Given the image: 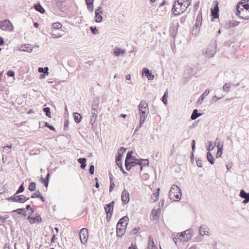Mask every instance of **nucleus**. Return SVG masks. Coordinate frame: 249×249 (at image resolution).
<instances>
[{
    "instance_id": "6e6552de",
    "label": "nucleus",
    "mask_w": 249,
    "mask_h": 249,
    "mask_svg": "<svg viewBox=\"0 0 249 249\" xmlns=\"http://www.w3.org/2000/svg\"><path fill=\"white\" fill-rule=\"evenodd\" d=\"M114 202L113 201L110 202L109 203L106 204L105 207V212L107 215V219H108V217L109 216V218H110V217L112 216V212H113V208H114Z\"/></svg>"
},
{
    "instance_id": "c85d7f7f",
    "label": "nucleus",
    "mask_w": 249,
    "mask_h": 249,
    "mask_svg": "<svg viewBox=\"0 0 249 249\" xmlns=\"http://www.w3.org/2000/svg\"><path fill=\"white\" fill-rule=\"evenodd\" d=\"M62 27V24L59 22H56L53 23L52 24L51 30H59V29H60Z\"/></svg>"
},
{
    "instance_id": "0eeeda50",
    "label": "nucleus",
    "mask_w": 249,
    "mask_h": 249,
    "mask_svg": "<svg viewBox=\"0 0 249 249\" xmlns=\"http://www.w3.org/2000/svg\"><path fill=\"white\" fill-rule=\"evenodd\" d=\"M88 231L86 228L82 229L79 232V237L81 242L85 244L88 238Z\"/></svg>"
},
{
    "instance_id": "a18cd8bd",
    "label": "nucleus",
    "mask_w": 249,
    "mask_h": 249,
    "mask_svg": "<svg viewBox=\"0 0 249 249\" xmlns=\"http://www.w3.org/2000/svg\"><path fill=\"white\" fill-rule=\"evenodd\" d=\"M28 189L31 192L35 191L36 189V183L35 182H31L29 184Z\"/></svg>"
},
{
    "instance_id": "0e129e2a",
    "label": "nucleus",
    "mask_w": 249,
    "mask_h": 249,
    "mask_svg": "<svg viewBox=\"0 0 249 249\" xmlns=\"http://www.w3.org/2000/svg\"><path fill=\"white\" fill-rule=\"evenodd\" d=\"M41 194V193H40L39 191L38 190L37 191H36V193H33L32 194V195L31 196V198H34L35 197H39V196H40V195Z\"/></svg>"
},
{
    "instance_id": "052dcab7",
    "label": "nucleus",
    "mask_w": 249,
    "mask_h": 249,
    "mask_svg": "<svg viewBox=\"0 0 249 249\" xmlns=\"http://www.w3.org/2000/svg\"><path fill=\"white\" fill-rule=\"evenodd\" d=\"M90 30L93 35H96L99 33L97 28L95 26H91L90 27Z\"/></svg>"
},
{
    "instance_id": "5701e85b",
    "label": "nucleus",
    "mask_w": 249,
    "mask_h": 249,
    "mask_svg": "<svg viewBox=\"0 0 249 249\" xmlns=\"http://www.w3.org/2000/svg\"><path fill=\"white\" fill-rule=\"evenodd\" d=\"M33 7L36 11L39 12L41 14H44L45 12V9L39 3L35 4Z\"/></svg>"
},
{
    "instance_id": "49530a36",
    "label": "nucleus",
    "mask_w": 249,
    "mask_h": 249,
    "mask_svg": "<svg viewBox=\"0 0 249 249\" xmlns=\"http://www.w3.org/2000/svg\"><path fill=\"white\" fill-rule=\"evenodd\" d=\"M123 156V153H121V152H118V153L116 156V159H115L116 163H119V162H122L121 159H122Z\"/></svg>"
},
{
    "instance_id": "bb28decb",
    "label": "nucleus",
    "mask_w": 249,
    "mask_h": 249,
    "mask_svg": "<svg viewBox=\"0 0 249 249\" xmlns=\"http://www.w3.org/2000/svg\"><path fill=\"white\" fill-rule=\"evenodd\" d=\"M138 165L141 166V170H142L143 166L148 165L149 161L147 159H141L140 161H138Z\"/></svg>"
},
{
    "instance_id": "603ef678",
    "label": "nucleus",
    "mask_w": 249,
    "mask_h": 249,
    "mask_svg": "<svg viewBox=\"0 0 249 249\" xmlns=\"http://www.w3.org/2000/svg\"><path fill=\"white\" fill-rule=\"evenodd\" d=\"M24 191V183H23L18 188L16 192V195H18L23 192Z\"/></svg>"
},
{
    "instance_id": "ea45409f",
    "label": "nucleus",
    "mask_w": 249,
    "mask_h": 249,
    "mask_svg": "<svg viewBox=\"0 0 249 249\" xmlns=\"http://www.w3.org/2000/svg\"><path fill=\"white\" fill-rule=\"evenodd\" d=\"M207 159L209 162L211 164H213L214 162L213 157L211 152H208L207 153Z\"/></svg>"
},
{
    "instance_id": "5fc2aeb1",
    "label": "nucleus",
    "mask_w": 249,
    "mask_h": 249,
    "mask_svg": "<svg viewBox=\"0 0 249 249\" xmlns=\"http://www.w3.org/2000/svg\"><path fill=\"white\" fill-rule=\"evenodd\" d=\"M160 209H158V210H153L152 212H151V214H152V216H157L159 215V214L160 213Z\"/></svg>"
},
{
    "instance_id": "58836bf2",
    "label": "nucleus",
    "mask_w": 249,
    "mask_h": 249,
    "mask_svg": "<svg viewBox=\"0 0 249 249\" xmlns=\"http://www.w3.org/2000/svg\"><path fill=\"white\" fill-rule=\"evenodd\" d=\"M133 154V151H129L127 153L125 161H130V160H131L135 157L132 156Z\"/></svg>"
},
{
    "instance_id": "f3484780",
    "label": "nucleus",
    "mask_w": 249,
    "mask_h": 249,
    "mask_svg": "<svg viewBox=\"0 0 249 249\" xmlns=\"http://www.w3.org/2000/svg\"><path fill=\"white\" fill-rule=\"evenodd\" d=\"M126 53V51L124 49H122L119 47H115L113 51L114 54L118 57L120 55H124Z\"/></svg>"
},
{
    "instance_id": "774afa93",
    "label": "nucleus",
    "mask_w": 249,
    "mask_h": 249,
    "mask_svg": "<svg viewBox=\"0 0 249 249\" xmlns=\"http://www.w3.org/2000/svg\"><path fill=\"white\" fill-rule=\"evenodd\" d=\"M222 97H217L216 95H214L213 99L211 100V104H213L214 102H216L217 100L220 99Z\"/></svg>"
},
{
    "instance_id": "39448f33",
    "label": "nucleus",
    "mask_w": 249,
    "mask_h": 249,
    "mask_svg": "<svg viewBox=\"0 0 249 249\" xmlns=\"http://www.w3.org/2000/svg\"><path fill=\"white\" fill-rule=\"evenodd\" d=\"M216 48H217V45H216V41L215 40L213 45L210 46L209 47L207 50H206V52H203V53H205L207 56H208L209 58L213 57L214 54H215L216 51Z\"/></svg>"
},
{
    "instance_id": "bf43d9fd",
    "label": "nucleus",
    "mask_w": 249,
    "mask_h": 249,
    "mask_svg": "<svg viewBox=\"0 0 249 249\" xmlns=\"http://www.w3.org/2000/svg\"><path fill=\"white\" fill-rule=\"evenodd\" d=\"M125 167L126 170L129 171L133 166H132L130 161H125Z\"/></svg>"
},
{
    "instance_id": "a878e982",
    "label": "nucleus",
    "mask_w": 249,
    "mask_h": 249,
    "mask_svg": "<svg viewBox=\"0 0 249 249\" xmlns=\"http://www.w3.org/2000/svg\"><path fill=\"white\" fill-rule=\"evenodd\" d=\"M240 22L237 21H234L232 22L231 21H229L228 24H226L225 28H230L231 27H234L239 25Z\"/></svg>"
},
{
    "instance_id": "ddd939ff",
    "label": "nucleus",
    "mask_w": 249,
    "mask_h": 249,
    "mask_svg": "<svg viewBox=\"0 0 249 249\" xmlns=\"http://www.w3.org/2000/svg\"><path fill=\"white\" fill-rule=\"evenodd\" d=\"M142 76L147 78H155L154 75L152 74L149 70L147 68H143L142 71Z\"/></svg>"
},
{
    "instance_id": "a19ab883",
    "label": "nucleus",
    "mask_w": 249,
    "mask_h": 249,
    "mask_svg": "<svg viewBox=\"0 0 249 249\" xmlns=\"http://www.w3.org/2000/svg\"><path fill=\"white\" fill-rule=\"evenodd\" d=\"M154 247H156V246L155 245L153 238L151 236H149V237L148 238V247H147V249L152 248Z\"/></svg>"
},
{
    "instance_id": "2f4dec72",
    "label": "nucleus",
    "mask_w": 249,
    "mask_h": 249,
    "mask_svg": "<svg viewBox=\"0 0 249 249\" xmlns=\"http://www.w3.org/2000/svg\"><path fill=\"white\" fill-rule=\"evenodd\" d=\"M99 102L98 100H94L92 103L91 111H95L97 112Z\"/></svg>"
},
{
    "instance_id": "2eb2a0df",
    "label": "nucleus",
    "mask_w": 249,
    "mask_h": 249,
    "mask_svg": "<svg viewBox=\"0 0 249 249\" xmlns=\"http://www.w3.org/2000/svg\"><path fill=\"white\" fill-rule=\"evenodd\" d=\"M181 192H179V193H177V194L169 193V197L170 200H172L173 201H179L181 198Z\"/></svg>"
},
{
    "instance_id": "f8f14e48",
    "label": "nucleus",
    "mask_w": 249,
    "mask_h": 249,
    "mask_svg": "<svg viewBox=\"0 0 249 249\" xmlns=\"http://www.w3.org/2000/svg\"><path fill=\"white\" fill-rule=\"evenodd\" d=\"M121 199L124 204H126L129 202V194L126 190L123 191L121 194Z\"/></svg>"
},
{
    "instance_id": "de8ad7c7",
    "label": "nucleus",
    "mask_w": 249,
    "mask_h": 249,
    "mask_svg": "<svg viewBox=\"0 0 249 249\" xmlns=\"http://www.w3.org/2000/svg\"><path fill=\"white\" fill-rule=\"evenodd\" d=\"M43 111L45 113L46 115L49 117H51V114L50 111V108L49 107H44L43 108Z\"/></svg>"
},
{
    "instance_id": "4be33fe9",
    "label": "nucleus",
    "mask_w": 249,
    "mask_h": 249,
    "mask_svg": "<svg viewBox=\"0 0 249 249\" xmlns=\"http://www.w3.org/2000/svg\"><path fill=\"white\" fill-rule=\"evenodd\" d=\"M85 2L88 9L92 12L94 9L93 2L92 0H85Z\"/></svg>"
},
{
    "instance_id": "f257e3e1",
    "label": "nucleus",
    "mask_w": 249,
    "mask_h": 249,
    "mask_svg": "<svg viewBox=\"0 0 249 249\" xmlns=\"http://www.w3.org/2000/svg\"><path fill=\"white\" fill-rule=\"evenodd\" d=\"M248 0H243L240 1V2L236 6V15L238 17H240L241 18H243L246 20L249 19V16H246L244 17V16H241L240 15L241 11H244V10L247 11V10L249 12V3L248 2Z\"/></svg>"
},
{
    "instance_id": "864d4df0",
    "label": "nucleus",
    "mask_w": 249,
    "mask_h": 249,
    "mask_svg": "<svg viewBox=\"0 0 249 249\" xmlns=\"http://www.w3.org/2000/svg\"><path fill=\"white\" fill-rule=\"evenodd\" d=\"M191 0H184V2H183L182 5L185 6L184 8L186 10H187V8L190 5Z\"/></svg>"
},
{
    "instance_id": "c756f323",
    "label": "nucleus",
    "mask_w": 249,
    "mask_h": 249,
    "mask_svg": "<svg viewBox=\"0 0 249 249\" xmlns=\"http://www.w3.org/2000/svg\"><path fill=\"white\" fill-rule=\"evenodd\" d=\"M178 239L182 242H186L188 239L186 238V236L184 232L179 233L178 234Z\"/></svg>"
},
{
    "instance_id": "f03ea898",
    "label": "nucleus",
    "mask_w": 249,
    "mask_h": 249,
    "mask_svg": "<svg viewBox=\"0 0 249 249\" xmlns=\"http://www.w3.org/2000/svg\"><path fill=\"white\" fill-rule=\"evenodd\" d=\"M184 0H177L175 1L172 8V11L174 16L180 15L185 12L186 10L185 6L182 5Z\"/></svg>"
},
{
    "instance_id": "c03bdc74",
    "label": "nucleus",
    "mask_w": 249,
    "mask_h": 249,
    "mask_svg": "<svg viewBox=\"0 0 249 249\" xmlns=\"http://www.w3.org/2000/svg\"><path fill=\"white\" fill-rule=\"evenodd\" d=\"M13 213H17L18 214H21L22 213V212L23 213V215L24 216H26V214L25 213V209L24 208H19L15 210H13L12 211Z\"/></svg>"
},
{
    "instance_id": "1a4fd4ad",
    "label": "nucleus",
    "mask_w": 249,
    "mask_h": 249,
    "mask_svg": "<svg viewBox=\"0 0 249 249\" xmlns=\"http://www.w3.org/2000/svg\"><path fill=\"white\" fill-rule=\"evenodd\" d=\"M0 29L3 31L8 30L11 31L13 30V26L11 22L8 19H5L4 21H2Z\"/></svg>"
},
{
    "instance_id": "cd10ccee",
    "label": "nucleus",
    "mask_w": 249,
    "mask_h": 249,
    "mask_svg": "<svg viewBox=\"0 0 249 249\" xmlns=\"http://www.w3.org/2000/svg\"><path fill=\"white\" fill-rule=\"evenodd\" d=\"M179 192H181L180 189L177 185H173L171 187L169 193L177 194V193H179Z\"/></svg>"
},
{
    "instance_id": "dca6fc26",
    "label": "nucleus",
    "mask_w": 249,
    "mask_h": 249,
    "mask_svg": "<svg viewBox=\"0 0 249 249\" xmlns=\"http://www.w3.org/2000/svg\"><path fill=\"white\" fill-rule=\"evenodd\" d=\"M127 225V223H126L124 226L123 227H116L117 230V235L118 236H122L125 232L126 227Z\"/></svg>"
},
{
    "instance_id": "8fccbe9b",
    "label": "nucleus",
    "mask_w": 249,
    "mask_h": 249,
    "mask_svg": "<svg viewBox=\"0 0 249 249\" xmlns=\"http://www.w3.org/2000/svg\"><path fill=\"white\" fill-rule=\"evenodd\" d=\"M231 87V84L226 83L223 87V90L226 92L229 91Z\"/></svg>"
},
{
    "instance_id": "09e8293b",
    "label": "nucleus",
    "mask_w": 249,
    "mask_h": 249,
    "mask_svg": "<svg viewBox=\"0 0 249 249\" xmlns=\"http://www.w3.org/2000/svg\"><path fill=\"white\" fill-rule=\"evenodd\" d=\"M141 159H138L136 157H134L130 162L132 166H134L136 165H138V161H140Z\"/></svg>"
},
{
    "instance_id": "3c124183",
    "label": "nucleus",
    "mask_w": 249,
    "mask_h": 249,
    "mask_svg": "<svg viewBox=\"0 0 249 249\" xmlns=\"http://www.w3.org/2000/svg\"><path fill=\"white\" fill-rule=\"evenodd\" d=\"M159 192H156V193H154L153 194V196H151V201H152L153 202H155L157 200H158V199L159 198Z\"/></svg>"
},
{
    "instance_id": "a211bd4d",
    "label": "nucleus",
    "mask_w": 249,
    "mask_h": 249,
    "mask_svg": "<svg viewBox=\"0 0 249 249\" xmlns=\"http://www.w3.org/2000/svg\"><path fill=\"white\" fill-rule=\"evenodd\" d=\"M179 27V24L177 23V26L175 27L174 26H171L170 28V34L171 36H172L173 37H175L178 31V28Z\"/></svg>"
},
{
    "instance_id": "20e7f679",
    "label": "nucleus",
    "mask_w": 249,
    "mask_h": 249,
    "mask_svg": "<svg viewBox=\"0 0 249 249\" xmlns=\"http://www.w3.org/2000/svg\"><path fill=\"white\" fill-rule=\"evenodd\" d=\"M197 71V68L195 65L188 66L184 71L183 78H197L199 76Z\"/></svg>"
},
{
    "instance_id": "6ab92c4d",
    "label": "nucleus",
    "mask_w": 249,
    "mask_h": 249,
    "mask_svg": "<svg viewBox=\"0 0 249 249\" xmlns=\"http://www.w3.org/2000/svg\"><path fill=\"white\" fill-rule=\"evenodd\" d=\"M129 220V218L127 216H124L122 217L119 221H118L117 226V227H123L125 225H124V223L125 224L126 223H128V221Z\"/></svg>"
},
{
    "instance_id": "72a5a7b5",
    "label": "nucleus",
    "mask_w": 249,
    "mask_h": 249,
    "mask_svg": "<svg viewBox=\"0 0 249 249\" xmlns=\"http://www.w3.org/2000/svg\"><path fill=\"white\" fill-rule=\"evenodd\" d=\"M148 111L142 110L140 111V120H144L147 116Z\"/></svg>"
},
{
    "instance_id": "37998d69",
    "label": "nucleus",
    "mask_w": 249,
    "mask_h": 249,
    "mask_svg": "<svg viewBox=\"0 0 249 249\" xmlns=\"http://www.w3.org/2000/svg\"><path fill=\"white\" fill-rule=\"evenodd\" d=\"M168 89H167L162 97V101L165 105L167 104Z\"/></svg>"
},
{
    "instance_id": "4d7b16f0",
    "label": "nucleus",
    "mask_w": 249,
    "mask_h": 249,
    "mask_svg": "<svg viewBox=\"0 0 249 249\" xmlns=\"http://www.w3.org/2000/svg\"><path fill=\"white\" fill-rule=\"evenodd\" d=\"M218 141H219V139L218 138H216V140H215V142L217 143V149H218V150H219L220 151V150L222 151L223 150V144L222 143H221V142H217Z\"/></svg>"
},
{
    "instance_id": "c9c22d12",
    "label": "nucleus",
    "mask_w": 249,
    "mask_h": 249,
    "mask_svg": "<svg viewBox=\"0 0 249 249\" xmlns=\"http://www.w3.org/2000/svg\"><path fill=\"white\" fill-rule=\"evenodd\" d=\"M239 196L243 198L249 199V193H246L244 190H240Z\"/></svg>"
},
{
    "instance_id": "f704fd0d",
    "label": "nucleus",
    "mask_w": 249,
    "mask_h": 249,
    "mask_svg": "<svg viewBox=\"0 0 249 249\" xmlns=\"http://www.w3.org/2000/svg\"><path fill=\"white\" fill-rule=\"evenodd\" d=\"M210 93V91L209 89H207L205 91V92L200 96L198 100V103L200 104H201L203 100L204 99L205 96H207Z\"/></svg>"
},
{
    "instance_id": "e2e57ef3",
    "label": "nucleus",
    "mask_w": 249,
    "mask_h": 249,
    "mask_svg": "<svg viewBox=\"0 0 249 249\" xmlns=\"http://www.w3.org/2000/svg\"><path fill=\"white\" fill-rule=\"evenodd\" d=\"M45 127L49 128L51 130L55 131V128L53 126L50 124L48 122H45Z\"/></svg>"
},
{
    "instance_id": "6e6d98bb",
    "label": "nucleus",
    "mask_w": 249,
    "mask_h": 249,
    "mask_svg": "<svg viewBox=\"0 0 249 249\" xmlns=\"http://www.w3.org/2000/svg\"><path fill=\"white\" fill-rule=\"evenodd\" d=\"M184 233H185L186 238L188 239V241L189 240H190L192 237V235L191 234L190 231L189 230H188L185 231L184 232Z\"/></svg>"
},
{
    "instance_id": "9d476101",
    "label": "nucleus",
    "mask_w": 249,
    "mask_h": 249,
    "mask_svg": "<svg viewBox=\"0 0 249 249\" xmlns=\"http://www.w3.org/2000/svg\"><path fill=\"white\" fill-rule=\"evenodd\" d=\"M218 2L217 1H214L213 7L211 8V16L214 18H219V7Z\"/></svg>"
},
{
    "instance_id": "13d9d810",
    "label": "nucleus",
    "mask_w": 249,
    "mask_h": 249,
    "mask_svg": "<svg viewBox=\"0 0 249 249\" xmlns=\"http://www.w3.org/2000/svg\"><path fill=\"white\" fill-rule=\"evenodd\" d=\"M116 164L118 165L119 168H120V170L123 172L124 174H127L128 173L126 172L123 167V164L122 162H119V163H116Z\"/></svg>"
},
{
    "instance_id": "b1692460",
    "label": "nucleus",
    "mask_w": 249,
    "mask_h": 249,
    "mask_svg": "<svg viewBox=\"0 0 249 249\" xmlns=\"http://www.w3.org/2000/svg\"><path fill=\"white\" fill-rule=\"evenodd\" d=\"M78 162L81 164L80 167L82 169H84L86 166L87 160L85 158H80L77 160Z\"/></svg>"
},
{
    "instance_id": "aec40b11",
    "label": "nucleus",
    "mask_w": 249,
    "mask_h": 249,
    "mask_svg": "<svg viewBox=\"0 0 249 249\" xmlns=\"http://www.w3.org/2000/svg\"><path fill=\"white\" fill-rule=\"evenodd\" d=\"M138 107L139 111H148V105L145 101H141Z\"/></svg>"
},
{
    "instance_id": "412c9836",
    "label": "nucleus",
    "mask_w": 249,
    "mask_h": 249,
    "mask_svg": "<svg viewBox=\"0 0 249 249\" xmlns=\"http://www.w3.org/2000/svg\"><path fill=\"white\" fill-rule=\"evenodd\" d=\"M208 229V228L205 225H202L199 230V234L201 236H204V235H209V232L208 231H206Z\"/></svg>"
},
{
    "instance_id": "393cba45",
    "label": "nucleus",
    "mask_w": 249,
    "mask_h": 249,
    "mask_svg": "<svg viewBox=\"0 0 249 249\" xmlns=\"http://www.w3.org/2000/svg\"><path fill=\"white\" fill-rule=\"evenodd\" d=\"M202 113H198V111L196 109H195L193 110L192 114L191 116V119L192 120H196L199 116H201Z\"/></svg>"
},
{
    "instance_id": "423d86ee",
    "label": "nucleus",
    "mask_w": 249,
    "mask_h": 249,
    "mask_svg": "<svg viewBox=\"0 0 249 249\" xmlns=\"http://www.w3.org/2000/svg\"><path fill=\"white\" fill-rule=\"evenodd\" d=\"M25 196L23 195H17L16 194L12 196L6 198V199L8 201H11L14 202H18L20 203H23L25 202L24 200Z\"/></svg>"
},
{
    "instance_id": "473e14b6",
    "label": "nucleus",
    "mask_w": 249,
    "mask_h": 249,
    "mask_svg": "<svg viewBox=\"0 0 249 249\" xmlns=\"http://www.w3.org/2000/svg\"><path fill=\"white\" fill-rule=\"evenodd\" d=\"M73 118H74V120L75 122L76 123L79 124L81 121V119H82L81 115L77 112H74L73 114Z\"/></svg>"
},
{
    "instance_id": "4c0bfd02",
    "label": "nucleus",
    "mask_w": 249,
    "mask_h": 249,
    "mask_svg": "<svg viewBox=\"0 0 249 249\" xmlns=\"http://www.w3.org/2000/svg\"><path fill=\"white\" fill-rule=\"evenodd\" d=\"M92 116L90 118V123L92 124V125H93V124L95 122L97 116V113L95 112V111H91Z\"/></svg>"
},
{
    "instance_id": "4468645a",
    "label": "nucleus",
    "mask_w": 249,
    "mask_h": 249,
    "mask_svg": "<svg viewBox=\"0 0 249 249\" xmlns=\"http://www.w3.org/2000/svg\"><path fill=\"white\" fill-rule=\"evenodd\" d=\"M38 71L39 73H41L39 78H44L49 74V68L47 67L44 68L39 67Z\"/></svg>"
},
{
    "instance_id": "69168bd1",
    "label": "nucleus",
    "mask_w": 249,
    "mask_h": 249,
    "mask_svg": "<svg viewBox=\"0 0 249 249\" xmlns=\"http://www.w3.org/2000/svg\"><path fill=\"white\" fill-rule=\"evenodd\" d=\"M196 163L197 166L198 167H202V161L201 160L196 158Z\"/></svg>"
},
{
    "instance_id": "e433bc0d",
    "label": "nucleus",
    "mask_w": 249,
    "mask_h": 249,
    "mask_svg": "<svg viewBox=\"0 0 249 249\" xmlns=\"http://www.w3.org/2000/svg\"><path fill=\"white\" fill-rule=\"evenodd\" d=\"M32 220H30V222L31 223H34L36 222L40 223L42 222V218L40 216V215H38L35 217H33L32 218Z\"/></svg>"
},
{
    "instance_id": "338daca9",
    "label": "nucleus",
    "mask_w": 249,
    "mask_h": 249,
    "mask_svg": "<svg viewBox=\"0 0 249 249\" xmlns=\"http://www.w3.org/2000/svg\"><path fill=\"white\" fill-rule=\"evenodd\" d=\"M140 229V228H135L131 231L130 234L131 235H134L136 234V233L139 231Z\"/></svg>"
},
{
    "instance_id": "7ed1b4c3",
    "label": "nucleus",
    "mask_w": 249,
    "mask_h": 249,
    "mask_svg": "<svg viewBox=\"0 0 249 249\" xmlns=\"http://www.w3.org/2000/svg\"><path fill=\"white\" fill-rule=\"evenodd\" d=\"M202 15L201 12H200L196 17V23L193 27L192 31V35L195 36H197L199 35L200 32V29L202 25Z\"/></svg>"
},
{
    "instance_id": "680f3d73",
    "label": "nucleus",
    "mask_w": 249,
    "mask_h": 249,
    "mask_svg": "<svg viewBox=\"0 0 249 249\" xmlns=\"http://www.w3.org/2000/svg\"><path fill=\"white\" fill-rule=\"evenodd\" d=\"M8 77H14L15 76V72L12 70L8 71L5 73Z\"/></svg>"
},
{
    "instance_id": "79ce46f5",
    "label": "nucleus",
    "mask_w": 249,
    "mask_h": 249,
    "mask_svg": "<svg viewBox=\"0 0 249 249\" xmlns=\"http://www.w3.org/2000/svg\"><path fill=\"white\" fill-rule=\"evenodd\" d=\"M23 49L21 51L23 52L30 53L32 51V48H31L30 45L29 44H25L22 47Z\"/></svg>"
},
{
    "instance_id": "9b49d317",
    "label": "nucleus",
    "mask_w": 249,
    "mask_h": 249,
    "mask_svg": "<svg viewBox=\"0 0 249 249\" xmlns=\"http://www.w3.org/2000/svg\"><path fill=\"white\" fill-rule=\"evenodd\" d=\"M103 13L102 7L99 6L95 10V21L96 22L100 23L103 20V17L101 14Z\"/></svg>"
},
{
    "instance_id": "7c9ffc66",
    "label": "nucleus",
    "mask_w": 249,
    "mask_h": 249,
    "mask_svg": "<svg viewBox=\"0 0 249 249\" xmlns=\"http://www.w3.org/2000/svg\"><path fill=\"white\" fill-rule=\"evenodd\" d=\"M50 36L53 38H58L62 36V35L60 33H55V30H52L49 32Z\"/></svg>"
}]
</instances>
